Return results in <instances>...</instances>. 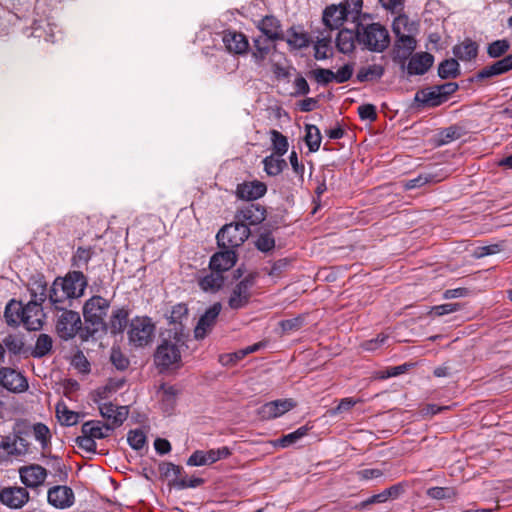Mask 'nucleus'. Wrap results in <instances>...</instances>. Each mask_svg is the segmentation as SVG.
Returning <instances> with one entry per match:
<instances>
[{
  "label": "nucleus",
  "mask_w": 512,
  "mask_h": 512,
  "mask_svg": "<svg viewBox=\"0 0 512 512\" xmlns=\"http://www.w3.org/2000/svg\"><path fill=\"white\" fill-rule=\"evenodd\" d=\"M260 30L264 34V37L269 39V41L284 39L280 23L273 16H266L262 19L260 23Z\"/></svg>",
  "instance_id": "nucleus-34"
},
{
  "label": "nucleus",
  "mask_w": 512,
  "mask_h": 512,
  "mask_svg": "<svg viewBox=\"0 0 512 512\" xmlns=\"http://www.w3.org/2000/svg\"><path fill=\"white\" fill-rule=\"evenodd\" d=\"M61 310L56 321V331L61 339L69 340L81 329L82 321L78 312L66 310L64 306Z\"/></svg>",
  "instance_id": "nucleus-9"
},
{
  "label": "nucleus",
  "mask_w": 512,
  "mask_h": 512,
  "mask_svg": "<svg viewBox=\"0 0 512 512\" xmlns=\"http://www.w3.org/2000/svg\"><path fill=\"white\" fill-rule=\"evenodd\" d=\"M76 443L81 449L90 453H94L97 448L95 440L88 434L82 433L81 436L76 438Z\"/></svg>",
  "instance_id": "nucleus-60"
},
{
  "label": "nucleus",
  "mask_w": 512,
  "mask_h": 512,
  "mask_svg": "<svg viewBox=\"0 0 512 512\" xmlns=\"http://www.w3.org/2000/svg\"><path fill=\"white\" fill-rule=\"evenodd\" d=\"M385 69L380 64H372L361 67L356 75V80L360 83L378 80L384 75Z\"/></svg>",
  "instance_id": "nucleus-37"
},
{
  "label": "nucleus",
  "mask_w": 512,
  "mask_h": 512,
  "mask_svg": "<svg viewBox=\"0 0 512 512\" xmlns=\"http://www.w3.org/2000/svg\"><path fill=\"white\" fill-rule=\"evenodd\" d=\"M250 229L244 224L234 223L224 225L216 235L219 247L232 249L241 246L249 237Z\"/></svg>",
  "instance_id": "nucleus-7"
},
{
  "label": "nucleus",
  "mask_w": 512,
  "mask_h": 512,
  "mask_svg": "<svg viewBox=\"0 0 512 512\" xmlns=\"http://www.w3.org/2000/svg\"><path fill=\"white\" fill-rule=\"evenodd\" d=\"M224 283L222 274L212 271L210 274L199 280L200 288L205 292H216Z\"/></svg>",
  "instance_id": "nucleus-39"
},
{
  "label": "nucleus",
  "mask_w": 512,
  "mask_h": 512,
  "mask_svg": "<svg viewBox=\"0 0 512 512\" xmlns=\"http://www.w3.org/2000/svg\"><path fill=\"white\" fill-rule=\"evenodd\" d=\"M294 406V402L290 399H278L262 405L258 409V415L261 419L269 420L282 416Z\"/></svg>",
  "instance_id": "nucleus-19"
},
{
  "label": "nucleus",
  "mask_w": 512,
  "mask_h": 512,
  "mask_svg": "<svg viewBox=\"0 0 512 512\" xmlns=\"http://www.w3.org/2000/svg\"><path fill=\"white\" fill-rule=\"evenodd\" d=\"M47 500L50 505L57 509H67L75 502L73 490L65 485H56L47 492Z\"/></svg>",
  "instance_id": "nucleus-13"
},
{
  "label": "nucleus",
  "mask_w": 512,
  "mask_h": 512,
  "mask_svg": "<svg viewBox=\"0 0 512 512\" xmlns=\"http://www.w3.org/2000/svg\"><path fill=\"white\" fill-rule=\"evenodd\" d=\"M47 475V470L38 464L26 465L19 469L20 480L25 485L24 488H38L45 482Z\"/></svg>",
  "instance_id": "nucleus-14"
},
{
  "label": "nucleus",
  "mask_w": 512,
  "mask_h": 512,
  "mask_svg": "<svg viewBox=\"0 0 512 512\" xmlns=\"http://www.w3.org/2000/svg\"><path fill=\"white\" fill-rule=\"evenodd\" d=\"M435 176L430 173L419 174L416 178L409 179L403 182V187L405 190H411L415 188H420L425 184L436 182Z\"/></svg>",
  "instance_id": "nucleus-48"
},
{
  "label": "nucleus",
  "mask_w": 512,
  "mask_h": 512,
  "mask_svg": "<svg viewBox=\"0 0 512 512\" xmlns=\"http://www.w3.org/2000/svg\"><path fill=\"white\" fill-rule=\"evenodd\" d=\"M460 74L459 63L456 58L442 61L438 67V75L442 79L456 78Z\"/></svg>",
  "instance_id": "nucleus-41"
},
{
  "label": "nucleus",
  "mask_w": 512,
  "mask_h": 512,
  "mask_svg": "<svg viewBox=\"0 0 512 512\" xmlns=\"http://www.w3.org/2000/svg\"><path fill=\"white\" fill-rule=\"evenodd\" d=\"M308 432V428L306 426L299 427L297 430L283 435L281 438L275 440L273 442L275 447L286 448L296 443L298 440L303 438Z\"/></svg>",
  "instance_id": "nucleus-42"
},
{
  "label": "nucleus",
  "mask_w": 512,
  "mask_h": 512,
  "mask_svg": "<svg viewBox=\"0 0 512 512\" xmlns=\"http://www.w3.org/2000/svg\"><path fill=\"white\" fill-rule=\"evenodd\" d=\"M266 210L259 204H248L240 208L235 214V220L249 228L265 220Z\"/></svg>",
  "instance_id": "nucleus-16"
},
{
  "label": "nucleus",
  "mask_w": 512,
  "mask_h": 512,
  "mask_svg": "<svg viewBox=\"0 0 512 512\" xmlns=\"http://www.w3.org/2000/svg\"><path fill=\"white\" fill-rule=\"evenodd\" d=\"M3 346L5 347V350L10 355H22L27 354L29 351V348L26 346L25 343V335L21 332H13L7 334L2 342Z\"/></svg>",
  "instance_id": "nucleus-27"
},
{
  "label": "nucleus",
  "mask_w": 512,
  "mask_h": 512,
  "mask_svg": "<svg viewBox=\"0 0 512 512\" xmlns=\"http://www.w3.org/2000/svg\"><path fill=\"white\" fill-rule=\"evenodd\" d=\"M479 51V45L470 38L464 39L456 44L452 52L458 61L470 62L476 59Z\"/></svg>",
  "instance_id": "nucleus-26"
},
{
  "label": "nucleus",
  "mask_w": 512,
  "mask_h": 512,
  "mask_svg": "<svg viewBox=\"0 0 512 512\" xmlns=\"http://www.w3.org/2000/svg\"><path fill=\"white\" fill-rule=\"evenodd\" d=\"M349 16L347 7L343 4L330 5L323 12V22L325 26L332 29H338Z\"/></svg>",
  "instance_id": "nucleus-24"
},
{
  "label": "nucleus",
  "mask_w": 512,
  "mask_h": 512,
  "mask_svg": "<svg viewBox=\"0 0 512 512\" xmlns=\"http://www.w3.org/2000/svg\"><path fill=\"white\" fill-rule=\"evenodd\" d=\"M53 348V339L50 335L41 333L36 339L34 348L30 351V355L34 358H42L51 353Z\"/></svg>",
  "instance_id": "nucleus-36"
},
{
  "label": "nucleus",
  "mask_w": 512,
  "mask_h": 512,
  "mask_svg": "<svg viewBox=\"0 0 512 512\" xmlns=\"http://www.w3.org/2000/svg\"><path fill=\"white\" fill-rule=\"evenodd\" d=\"M356 41L357 31L354 32L350 29H342L338 32L336 38V47L339 52L343 54H349L354 51Z\"/></svg>",
  "instance_id": "nucleus-35"
},
{
  "label": "nucleus",
  "mask_w": 512,
  "mask_h": 512,
  "mask_svg": "<svg viewBox=\"0 0 512 512\" xmlns=\"http://www.w3.org/2000/svg\"><path fill=\"white\" fill-rule=\"evenodd\" d=\"M255 284V277L248 275L235 285L228 300L231 309L238 310L248 305L251 298V290Z\"/></svg>",
  "instance_id": "nucleus-10"
},
{
  "label": "nucleus",
  "mask_w": 512,
  "mask_h": 512,
  "mask_svg": "<svg viewBox=\"0 0 512 512\" xmlns=\"http://www.w3.org/2000/svg\"><path fill=\"white\" fill-rule=\"evenodd\" d=\"M408 19L406 17H398L393 23V32L396 35L395 56L397 61L404 68L408 58L412 55L417 47V41L411 35L402 32V27H406Z\"/></svg>",
  "instance_id": "nucleus-5"
},
{
  "label": "nucleus",
  "mask_w": 512,
  "mask_h": 512,
  "mask_svg": "<svg viewBox=\"0 0 512 512\" xmlns=\"http://www.w3.org/2000/svg\"><path fill=\"white\" fill-rule=\"evenodd\" d=\"M32 430L35 439L40 442L42 449H46L50 443L51 438L49 428L43 423H36L33 425Z\"/></svg>",
  "instance_id": "nucleus-49"
},
{
  "label": "nucleus",
  "mask_w": 512,
  "mask_h": 512,
  "mask_svg": "<svg viewBox=\"0 0 512 512\" xmlns=\"http://www.w3.org/2000/svg\"><path fill=\"white\" fill-rule=\"evenodd\" d=\"M291 262L287 258L279 259L273 263L271 269L269 270V275L273 277H279L284 271L288 269Z\"/></svg>",
  "instance_id": "nucleus-63"
},
{
  "label": "nucleus",
  "mask_w": 512,
  "mask_h": 512,
  "mask_svg": "<svg viewBox=\"0 0 512 512\" xmlns=\"http://www.w3.org/2000/svg\"><path fill=\"white\" fill-rule=\"evenodd\" d=\"M113 430V426L110 424H103L101 421L97 420L87 421L83 423L81 428L83 434H88L94 440L108 437Z\"/></svg>",
  "instance_id": "nucleus-32"
},
{
  "label": "nucleus",
  "mask_w": 512,
  "mask_h": 512,
  "mask_svg": "<svg viewBox=\"0 0 512 512\" xmlns=\"http://www.w3.org/2000/svg\"><path fill=\"white\" fill-rule=\"evenodd\" d=\"M127 441L133 449L140 450L146 443V435L139 429L131 430L128 433Z\"/></svg>",
  "instance_id": "nucleus-54"
},
{
  "label": "nucleus",
  "mask_w": 512,
  "mask_h": 512,
  "mask_svg": "<svg viewBox=\"0 0 512 512\" xmlns=\"http://www.w3.org/2000/svg\"><path fill=\"white\" fill-rule=\"evenodd\" d=\"M30 427L24 422H16L12 432L0 439V458L5 460L25 456L29 452L30 443L25 438Z\"/></svg>",
  "instance_id": "nucleus-3"
},
{
  "label": "nucleus",
  "mask_w": 512,
  "mask_h": 512,
  "mask_svg": "<svg viewBox=\"0 0 512 512\" xmlns=\"http://www.w3.org/2000/svg\"><path fill=\"white\" fill-rule=\"evenodd\" d=\"M435 86L440 94V97L443 99L444 102L448 99L450 95H452L458 90V84L455 82H447Z\"/></svg>",
  "instance_id": "nucleus-64"
},
{
  "label": "nucleus",
  "mask_w": 512,
  "mask_h": 512,
  "mask_svg": "<svg viewBox=\"0 0 512 512\" xmlns=\"http://www.w3.org/2000/svg\"><path fill=\"white\" fill-rule=\"evenodd\" d=\"M357 41L364 48L372 52H383L390 43V37L387 29L380 23L363 24L358 22Z\"/></svg>",
  "instance_id": "nucleus-4"
},
{
  "label": "nucleus",
  "mask_w": 512,
  "mask_h": 512,
  "mask_svg": "<svg viewBox=\"0 0 512 512\" xmlns=\"http://www.w3.org/2000/svg\"><path fill=\"white\" fill-rule=\"evenodd\" d=\"M271 49V41L264 36H259L254 39L251 56L257 67H263L265 65V60L270 54Z\"/></svg>",
  "instance_id": "nucleus-29"
},
{
  "label": "nucleus",
  "mask_w": 512,
  "mask_h": 512,
  "mask_svg": "<svg viewBox=\"0 0 512 512\" xmlns=\"http://www.w3.org/2000/svg\"><path fill=\"white\" fill-rule=\"evenodd\" d=\"M434 56L428 52H419L408 58L406 71L409 76L424 75L433 65Z\"/></svg>",
  "instance_id": "nucleus-20"
},
{
  "label": "nucleus",
  "mask_w": 512,
  "mask_h": 512,
  "mask_svg": "<svg viewBox=\"0 0 512 512\" xmlns=\"http://www.w3.org/2000/svg\"><path fill=\"white\" fill-rule=\"evenodd\" d=\"M110 309V302L101 296H92L88 299L83 306V315L87 323H90L94 330H107L108 325L105 321L108 311Z\"/></svg>",
  "instance_id": "nucleus-6"
},
{
  "label": "nucleus",
  "mask_w": 512,
  "mask_h": 512,
  "mask_svg": "<svg viewBox=\"0 0 512 512\" xmlns=\"http://www.w3.org/2000/svg\"><path fill=\"white\" fill-rule=\"evenodd\" d=\"M236 263V254L232 249H224L215 253L210 260L209 266L211 271L222 273L232 268Z\"/></svg>",
  "instance_id": "nucleus-25"
},
{
  "label": "nucleus",
  "mask_w": 512,
  "mask_h": 512,
  "mask_svg": "<svg viewBox=\"0 0 512 512\" xmlns=\"http://www.w3.org/2000/svg\"><path fill=\"white\" fill-rule=\"evenodd\" d=\"M222 306L219 302L214 303L200 317L195 329L194 336L196 339H204L216 324L217 318L221 312Z\"/></svg>",
  "instance_id": "nucleus-15"
},
{
  "label": "nucleus",
  "mask_w": 512,
  "mask_h": 512,
  "mask_svg": "<svg viewBox=\"0 0 512 512\" xmlns=\"http://www.w3.org/2000/svg\"><path fill=\"white\" fill-rule=\"evenodd\" d=\"M223 43L226 49L233 54H245L248 51L249 43L246 36L235 30H227L223 35Z\"/></svg>",
  "instance_id": "nucleus-23"
},
{
  "label": "nucleus",
  "mask_w": 512,
  "mask_h": 512,
  "mask_svg": "<svg viewBox=\"0 0 512 512\" xmlns=\"http://www.w3.org/2000/svg\"><path fill=\"white\" fill-rule=\"evenodd\" d=\"M267 186L264 182L253 180L240 183L236 187V196L246 201H254L265 195Z\"/></svg>",
  "instance_id": "nucleus-21"
},
{
  "label": "nucleus",
  "mask_w": 512,
  "mask_h": 512,
  "mask_svg": "<svg viewBox=\"0 0 512 512\" xmlns=\"http://www.w3.org/2000/svg\"><path fill=\"white\" fill-rule=\"evenodd\" d=\"M29 498V492L24 487H7L0 492V501L11 509L22 508Z\"/></svg>",
  "instance_id": "nucleus-17"
},
{
  "label": "nucleus",
  "mask_w": 512,
  "mask_h": 512,
  "mask_svg": "<svg viewBox=\"0 0 512 512\" xmlns=\"http://www.w3.org/2000/svg\"><path fill=\"white\" fill-rule=\"evenodd\" d=\"M358 114L362 120L375 121L377 118L376 107L372 104H364L358 107Z\"/></svg>",
  "instance_id": "nucleus-62"
},
{
  "label": "nucleus",
  "mask_w": 512,
  "mask_h": 512,
  "mask_svg": "<svg viewBox=\"0 0 512 512\" xmlns=\"http://www.w3.org/2000/svg\"><path fill=\"white\" fill-rule=\"evenodd\" d=\"M128 311L124 308L116 309L112 312L109 321V329L113 334L123 332L128 322Z\"/></svg>",
  "instance_id": "nucleus-38"
},
{
  "label": "nucleus",
  "mask_w": 512,
  "mask_h": 512,
  "mask_svg": "<svg viewBox=\"0 0 512 512\" xmlns=\"http://www.w3.org/2000/svg\"><path fill=\"white\" fill-rule=\"evenodd\" d=\"M93 255L91 248L78 247L73 256V265L78 268L87 267L89 260Z\"/></svg>",
  "instance_id": "nucleus-52"
},
{
  "label": "nucleus",
  "mask_w": 512,
  "mask_h": 512,
  "mask_svg": "<svg viewBox=\"0 0 512 512\" xmlns=\"http://www.w3.org/2000/svg\"><path fill=\"white\" fill-rule=\"evenodd\" d=\"M179 394V390L173 386L168 384H162L159 388L158 395L161 403L162 410L170 415L177 403V397Z\"/></svg>",
  "instance_id": "nucleus-28"
},
{
  "label": "nucleus",
  "mask_w": 512,
  "mask_h": 512,
  "mask_svg": "<svg viewBox=\"0 0 512 512\" xmlns=\"http://www.w3.org/2000/svg\"><path fill=\"white\" fill-rule=\"evenodd\" d=\"M231 455V450L227 446L208 451L196 450L187 460L188 466L211 465L219 460L226 459Z\"/></svg>",
  "instance_id": "nucleus-11"
},
{
  "label": "nucleus",
  "mask_w": 512,
  "mask_h": 512,
  "mask_svg": "<svg viewBox=\"0 0 512 512\" xmlns=\"http://www.w3.org/2000/svg\"><path fill=\"white\" fill-rule=\"evenodd\" d=\"M187 336L179 329L167 330L154 354V362L162 371L178 367L181 362V348L185 345Z\"/></svg>",
  "instance_id": "nucleus-1"
},
{
  "label": "nucleus",
  "mask_w": 512,
  "mask_h": 512,
  "mask_svg": "<svg viewBox=\"0 0 512 512\" xmlns=\"http://www.w3.org/2000/svg\"><path fill=\"white\" fill-rule=\"evenodd\" d=\"M321 133L316 125H306L305 142L310 152H316L320 148L321 144Z\"/></svg>",
  "instance_id": "nucleus-44"
},
{
  "label": "nucleus",
  "mask_w": 512,
  "mask_h": 512,
  "mask_svg": "<svg viewBox=\"0 0 512 512\" xmlns=\"http://www.w3.org/2000/svg\"><path fill=\"white\" fill-rule=\"evenodd\" d=\"M25 306L21 301L11 299L5 306L4 319L7 325L17 327L23 323Z\"/></svg>",
  "instance_id": "nucleus-30"
},
{
  "label": "nucleus",
  "mask_w": 512,
  "mask_h": 512,
  "mask_svg": "<svg viewBox=\"0 0 512 512\" xmlns=\"http://www.w3.org/2000/svg\"><path fill=\"white\" fill-rule=\"evenodd\" d=\"M188 318V308L185 304H177L172 307L170 315L168 317L169 323L174 324L175 327L173 329H179L183 331V321Z\"/></svg>",
  "instance_id": "nucleus-43"
},
{
  "label": "nucleus",
  "mask_w": 512,
  "mask_h": 512,
  "mask_svg": "<svg viewBox=\"0 0 512 512\" xmlns=\"http://www.w3.org/2000/svg\"><path fill=\"white\" fill-rule=\"evenodd\" d=\"M99 411L101 416L107 420L106 424L113 426V429L122 425L129 413L127 406H116L110 402L99 405Z\"/></svg>",
  "instance_id": "nucleus-22"
},
{
  "label": "nucleus",
  "mask_w": 512,
  "mask_h": 512,
  "mask_svg": "<svg viewBox=\"0 0 512 512\" xmlns=\"http://www.w3.org/2000/svg\"><path fill=\"white\" fill-rule=\"evenodd\" d=\"M460 137L459 129L456 126H450L438 133L437 144L446 145Z\"/></svg>",
  "instance_id": "nucleus-51"
},
{
  "label": "nucleus",
  "mask_w": 512,
  "mask_h": 512,
  "mask_svg": "<svg viewBox=\"0 0 512 512\" xmlns=\"http://www.w3.org/2000/svg\"><path fill=\"white\" fill-rule=\"evenodd\" d=\"M271 140L275 155L283 156L288 151L289 144L287 137L279 131H271Z\"/></svg>",
  "instance_id": "nucleus-47"
},
{
  "label": "nucleus",
  "mask_w": 512,
  "mask_h": 512,
  "mask_svg": "<svg viewBox=\"0 0 512 512\" xmlns=\"http://www.w3.org/2000/svg\"><path fill=\"white\" fill-rule=\"evenodd\" d=\"M282 156L270 155L263 159L264 170L269 176L279 175L287 166Z\"/></svg>",
  "instance_id": "nucleus-40"
},
{
  "label": "nucleus",
  "mask_w": 512,
  "mask_h": 512,
  "mask_svg": "<svg viewBox=\"0 0 512 512\" xmlns=\"http://www.w3.org/2000/svg\"><path fill=\"white\" fill-rule=\"evenodd\" d=\"M86 286L87 279L81 271L70 272L65 277L54 280L49 300L56 309H63L66 301L82 296Z\"/></svg>",
  "instance_id": "nucleus-2"
},
{
  "label": "nucleus",
  "mask_w": 512,
  "mask_h": 512,
  "mask_svg": "<svg viewBox=\"0 0 512 512\" xmlns=\"http://www.w3.org/2000/svg\"><path fill=\"white\" fill-rule=\"evenodd\" d=\"M57 417L66 426L75 425L79 421V414L68 410L65 406L62 409L59 406L57 407Z\"/></svg>",
  "instance_id": "nucleus-53"
},
{
  "label": "nucleus",
  "mask_w": 512,
  "mask_h": 512,
  "mask_svg": "<svg viewBox=\"0 0 512 512\" xmlns=\"http://www.w3.org/2000/svg\"><path fill=\"white\" fill-rule=\"evenodd\" d=\"M291 49H302L310 44V36L300 27H291L284 34V39Z\"/></svg>",
  "instance_id": "nucleus-31"
},
{
  "label": "nucleus",
  "mask_w": 512,
  "mask_h": 512,
  "mask_svg": "<svg viewBox=\"0 0 512 512\" xmlns=\"http://www.w3.org/2000/svg\"><path fill=\"white\" fill-rule=\"evenodd\" d=\"M354 65L351 63H347L334 72V81L336 83H344L347 82L353 75Z\"/></svg>",
  "instance_id": "nucleus-58"
},
{
  "label": "nucleus",
  "mask_w": 512,
  "mask_h": 512,
  "mask_svg": "<svg viewBox=\"0 0 512 512\" xmlns=\"http://www.w3.org/2000/svg\"><path fill=\"white\" fill-rule=\"evenodd\" d=\"M44 313L42 303L35 300H30L25 305V312L23 316V325L27 330L37 331L43 326Z\"/></svg>",
  "instance_id": "nucleus-18"
},
{
  "label": "nucleus",
  "mask_w": 512,
  "mask_h": 512,
  "mask_svg": "<svg viewBox=\"0 0 512 512\" xmlns=\"http://www.w3.org/2000/svg\"><path fill=\"white\" fill-rule=\"evenodd\" d=\"M155 333V325L147 316L135 317L131 320L128 329L129 342L135 347L148 345Z\"/></svg>",
  "instance_id": "nucleus-8"
},
{
  "label": "nucleus",
  "mask_w": 512,
  "mask_h": 512,
  "mask_svg": "<svg viewBox=\"0 0 512 512\" xmlns=\"http://www.w3.org/2000/svg\"><path fill=\"white\" fill-rule=\"evenodd\" d=\"M110 360L112 364L118 369V370H125L129 366V359L121 352L119 348H112Z\"/></svg>",
  "instance_id": "nucleus-56"
},
{
  "label": "nucleus",
  "mask_w": 512,
  "mask_h": 512,
  "mask_svg": "<svg viewBox=\"0 0 512 512\" xmlns=\"http://www.w3.org/2000/svg\"><path fill=\"white\" fill-rule=\"evenodd\" d=\"M388 340V336L385 334H379L376 338L366 340L362 343V348L366 351H375L383 346Z\"/></svg>",
  "instance_id": "nucleus-61"
},
{
  "label": "nucleus",
  "mask_w": 512,
  "mask_h": 512,
  "mask_svg": "<svg viewBox=\"0 0 512 512\" xmlns=\"http://www.w3.org/2000/svg\"><path fill=\"white\" fill-rule=\"evenodd\" d=\"M510 49V42L506 39L493 41L487 47V54L490 58H500Z\"/></svg>",
  "instance_id": "nucleus-45"
},
{
  "label": "nucleus",
  "mask_w": 512,
  "mask_h": 512,
  "mask_svg": "<svg viewBox=\"0 0 512 512\" xmlns=\"http://www.w3.org/2000/svg\"><path fill=\"white\" fill-rule=\"evenodd\" d=\"M313 76L315 80L322 85H326L334 81V72L330 69L316 68L313 70Z\"/></svg>",
  "instance_id": "nucleus-59"
},
{
  "label": "nucleus",
  "mask_w": 512,
  "mask_h": 512,
  "mask_svg": "<svg viewBox=\"0 0 512 512\" xmlns=\"http://www.w3.org/2000/svg\"><path fill=\"white\" fill-rule=\"evenodd\" d=\"M303 323L304 318L302 316H298L295 318L282 320L279 325L284 333H290L299 330L303 326Z\"/></svg>",
  "instance_id": "nucleus-57"
},
{
  "label": "nucleus",
  "mask_w": 512,
  "mask_h": 512,
  "mask_svg": "<svg viewBox=\"0 0 512 512\" xmlns=\"http://www.w3.org/2000/svg\"><path fill=\"white\" fill-rule=\"evenodd\" d=\"M47 284L42 280H34L29 284V292L31 300L39 301L43 303L46 299Z\"/></svg>",
  "instance_id": "nucleus-46"
},
{
  "label": "nucleus",
  "mask_w": 512,
  "mask_h": 512,
  "mask_svg": "<svg viewBox=\"0 0 512 512\" xmlns=\"http://www.w3.org/2000/svg\"><path fill=\"white\" fill-rule=\"evenodd\" d=\"M0 385L13 393H21L28 389L27 379L10 367H0Z\"/></svg>",
  "instance_id": "nucleus-12"
},
{
  "label": "nucleus",
  "mask_w": 512,
  "mask_h": 512,
  "mask_svg": "<svg viewBox=\"0 0 512 512\" xmlns=\"http://www.w3.org/2000/svg\"><path fill=\"white\" fill-rule=\"evenodd\" d=\"M428 497L435 500L452 499L456 496V491L452 487H431L426 491Z\"/></svg>",
  "instance_id": "nucleus-50"
},
{
  "label": "nucleus",
  "mask_w": 512,
  "mask_h": 512,
  "mask_svg": "<svg viewBox=\"0 0 512 512\" xmlns=\"http://www.w3.org/2000/svg\"><path fill=\"white\" fill-rule=\"evenodd\" d=\"M414 101L421 106L429 107H437L444 102L436 86L419 90L415 94Z\"/></svg>",
  "instance_id": "nucleus-33"
},
{
  "label": "nucleus",
  "mask_w": 512,
  "mask_h": 512,
  "mask_svg": "<svg viewBox=\"0 0 512 512\" xmlns=\"http://www.w3.org/2000/svg\"><path fill=\"white\" fill-rule=\"evenodd\" d=\"M255 245L258 250L269 252L275 247V240L270 232H265L259 235Z\"/></svg>",
  "instance_id": "nucleus-55"
}]
</instances>
